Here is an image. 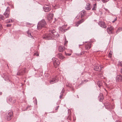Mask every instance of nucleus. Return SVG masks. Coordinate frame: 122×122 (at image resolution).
<instances>
[{"label": "nucleus", "mask_w": 122, "mask_h": 122, "mask_svg": "<svg viewBox=\"0 0 122 122\" xmlns=\"http://www.w3.org/2000/svg\"><path fill=\"white\" fill-rule=\"evenodd\" d=\"M67 26V25H65L63 26H62V27L60 29V30L63 32H64L66 31V30H68V29H65L64 28L66 27Z\"/></svg>", "instance_id": "dca6fc26"}, {"label": "nucleus", "mask_w": 122, "mask_h": 122, "mask_svg": "<svg viewBox=\"0 0 122 122\" xmlns=\"http://www.w3.org/2000/svg\"><path fill=\"white\" fill-rule=\"evenodd\" d=\"M2 28V26L1 24H0V30H1Z\"/></svg>", "instance_id": "72a5a7b5"}, {"label": "nucleus", "mask_w": 122, "mask_h": 122, "mask_svg": "<svg viewBox=\"0 0 122 122\" xmlns=\"http://www.w3.org/2000/svg\"><path fill=\"white\" fill-rule=\"evenodd\" d=\"M13 113L11 112H9L6 116V118L7 120H10L13 116Z\"/></svg>", "instance_id": "39448f33"}, {"label": "nucleus", "mask_w": 122, "mask_h": 122, "mask_svg": "<svg viewBox=\"0 0 122 122\" xmlns=\"http://www.w3.org/2000/svg\"><path fill=\"white\" fill-rule=\"evenodd\" d=\"M5 19L4 17L2 15H0V20H4Z\"/></svg>", "instance_id": "b1692460"}, {"label": "nucleus", "mask_w": 122, "mask_h": 122, "mask_svg": "<svg viewBox=\"0 0 122 122\" xmlns=\"http://www.w3.org/2000/svg\"><path fill=\"white\" fill-rule=\"evenodd\" d=\"M120 72L122 73V69L121 68L120 70Z\"/></svg>", "instance_id": "58836bf2"}, {"label": "nucleus", "mask_w": 122, "mask_h": 122, "mask_svg": "<svg viewBox=\"0 0 122 122\" xmlns=\"http://www.w3.org/2000/svg\"><path fill=\"white\" fill-rule=\"evenodd\" d=\"M116 80L117 81H122V76L121 75H117L116 76Z\"/></svg>", "instance_id": "0eeeda50"}, {"label": "nucleus", "mask_w": 122, "mask_h": 122, "mask_svg": "<svg viewBox=\"0 0 122 122\" xmlns=\"http://www.w3.org/2000/svg\"><path fill=\"white\" fill-rule=\"evenodd\" d=\"M66 37H65V43H64V44L65 45L68 42V41H66Z\"/></svg>", "instance_id": "2f4dec72"}, {"label": "nucleus", "mask_w": 122, "mask_h": 122, "mask_svg": "<svg viewBox=\"0 0 122 122\" xmlns=\"http://www.w3.org/2000/svg\"><path fill=\"white\" fill-rule=\"evenodd\" d=\"M109 0H102V1L103 2H106L108 1Z\"/></svg>", "instance_id": "c756f323"}, {"label": "nucleus", "mask_w": 122, "mask_h": 122, "mask_svg": "<svg viewBox=\"0 0 122 122\" xmlns=\"http://www.w3.org/2000/svg\"><path fill=\"white\" fill-rule=\"evenodd\" d=\"M26 70V69L24 68L23 69V71H19L18 72L17 74V75H23L25 73Z\"/></svg>", "instance_id": "ddd939ff"}, {"label": "nucleus", "mask_w": 122, "mask_h": 122, "mask_svg": "<svg viewBox=\"0 0 122 122\" xmlns=\"http://www.w3.org/2000/svg\"><path fill=\"white\" fill-rule=\"evenodd\" d=\"M91 44L89 43L85 45V48L86 50H88L91 48Z\"/></svg>", "instance_id": "4468645a"}, {"label": "nucleus", "mask_w": 122, "mask_h": 122, "mask_svg": "<svg viewBox=\"0 0 122 122\" xmlns=\"http://www.w3.org/2000/svg\"><path fill=\"white\" fill-rule=\"evenodd\" d=\"M103 95L102 94H100L99 96V98L100 99V101L102 100L103 98Z\"/></svg>", "instance_id": "aec40b11"}, {"label": "nucleus", "mask_w": 122, "mask_h": 122, "mask_svg": "<svg viewBox=\"0 0 122 122\" xmlns=\"http://www.w3.org/2000/svg\"><path fill=\"white\" fill-rule=\"evenodd\" d=\"M97 8V5L95 3L93 5V7L92 9V10H96Z\"/></svg>", "instance_id": "412c9836"}, {"label": "nucleus", "mask_w": 122, "mask_h": 122, "mask_svg": "<svg viewBox=\"0 0 122 122\" xmlns=\"http://www.w3.org/2000/svg\"><path fill=\"white\" fill-rule=\"evenodd\" d=\"M59 107V106H58L57 107H56V110H57V109H58V108Z\"/></svg>", "instance_id": "ea45409f"}, {"label": "nucleus", "mask_w": 122, "mask_h": 122, "mask_svg": "<svg viewBox=\"0 0 122 122\" xmlns=\"http://www.w3.org/2000/svg\"><path fill=\"white\" fill-rule=\"evenodd\" d=\"M57 56L59 58L61 59H63L64 58V56L61 53L58 54L57 55Z\"/></svg>", "instance_id": "f3484780"}, {"label": "nucleus", "mask_w": 122, "mask_h": 122, "mask_svg": "<svg viewBox=\"0 0 122 122\" xmlns=\"http://www.w3.org/2000/svg\"><path fill=\"white\" fill-rule=\"evenodd\" d=\"M58 81V79L57 76H56L51 79L50 81V83L53 84Z\"/></svg>", "instance_id": "20e7f679"}, {"label": "nucleus", "mask_w": 122, "mask_h": 122, "mask_svg": "<svg viewBox=\"0 0 122 122\" xmlns=\"http://www.w3.org/2000/svg\"><path fill=\"white\" fill-rule=\"evenodd\" d=\"M11 98H10L9 99V100L10 101H11Z\"/></svg>", "instance_id": "4c0bfd02"}, {"label": "nucleus", "mask_w": 122, "mask_h": 122, "mask_svg": "<svg viewBox=\"0 0 122 122\" xmlns=\"http://www.w3.org/2000/svg\"><path fill=\"white\" fill-rule=\"evenodd\" d=\"M57 34V33L55 30H50V33L45 34L43 38L46 39H53L54 37L56 36Z\"/></svg>", "instance_id": "f257e3e1"}, {"label": "nucleus", "mask_w": 122, "mask_h": 122, "mask_svg": "<svg viewBox=\"0 0 122 122\" xmlns=\"http://www.w3.org/2000/svg\"><path fill=\"white\" fill-rule=\"evenodd\" d=\"M109 107H107V108H109Z\"/></svg>", "instance_id": "de8ad7c7"}, {"label": "nucleus", "mask_w": 122, "mask_h": 122, "mask_svg": "<svg viewBox=\"0 0 122 122\" xmlns=\"http://www.w3.org/2000/svg\"><path fill=\"white\" fill-rule=\"evenodd\" d=\"M81 45H79V46H81Z\"/></svg>", "instance_id": "c03bdc74"}, {"label": "nucleus", "mask_w": 122, "mask_h": 122, "mask_svg": "<svg viewBox=\"0 0 122 122\" xmlns=\"http://www.w3.org/2000/svg\"><path fill=\"white\" fill-rule=\"evenodd\" d=\"M97 84L99 87H100L102 85V82L99 81H97Z\"/></svg>", "instance_id": "4be33fe9"}, {"label": "nucleus", "mask_w": 122, "mask_h": 122, "mask_svg": "<svg viewBox=\"0 0 122 122\" xmlns=\"http://www.w3.org/2000/svg\"><path fill=\"white\" fill-rule=\"evenodd\" d=\"M9 9L7 7L6 9L5 12L4 13V14L5 16V17L6 18H8L9 17V15L10 14V11H9Z\"/></svg>", "instance_id": "423d86ee"}, {"label": "nucleus", "mask_w": 122, "mask_h": 122, "mask_svg": "<svg viewBox=\"0 0 122 122\" xmlns=\"http://www.w3.org/2000/svg\"><path fill=\"white\" fill-rule=\"evenodd\" d=\"M99 66H95L94 67V69L95 71H100L102 69V67L101 66H100V68H99Z\"/></svg>", "instance_id": "f8f14e48"}, {"label": "nucleus", "mask_w": 122, "mask_h": 122, "mask_svg": "<svg viewBox=\"0 0 122 122\" xmlns=\"http://www.w3.org/2000/svg\"><path fill=\"white\" fill-rule=\"evenodd\" d=\"M79 25V23L77 22V23H76V24L75 26L77 27Z\"/></svg>", "instance_id": "473e14b6"}, {"label": "nucleus", "mask_w": 122, "mask_h": 122, "mask_svg": "<svg viewBox=\"0 0 122 122\" xmlns=\"http://www.w3.org/2000/svg\"><path fill=\"white\" fill-rule=\"evenodd\" d=\"M116 122H120L119 121H117Z\"/></svg>", "instance_id": "a18cd8bd"}, {"label": "nucleus", "mask_w": 122, "mask_h": 122, "mask_svg": "<svg viewBox=\"0 0 122 122\" xmlns=\"http://www.w3.org/2000/svg\"><path fill=\"white\" fill-rule=\"evenodd\" d=\"M27 25H30V24L29 23H27Z\"/></svg>", "instance_id": "c9c22d12"}, {"label": "nucleus", "mask_w": 122, "mask_h": 122, "mask_svg": "<svg viewBox=\"0 0 122 122\" xmlns=\"http://www.w3.org/2000/svg\"><path fill=\"white\" fill-rule=\"evenodd\" d=\"M117 20V17L115 18L114 19V20L113 21H112V23H114L115 22V21H116Z\"/></svg>", "instance_id": "c85d7f7f"}, {"label": "nucleus", "mask_w": 122, "mask_h": 122, "mask_svg": "<svg viewBox=\"0 0 122 122\" xmlns=\"http://www.w3.org/2000/svg\"><path fill=\"white\" fill-rule=\"evenodd\" d=\"M84 21V20L83 19L81 20L80 21H78L77 22L79 23V24H80L83 22Z\"/></svg>", "instance_id": "393cba45"}, {"label": "nucleus", "mask_w": 122, "mask_h": 122, "mask_svg": "<svg viewBox=\"0 0 122 122\" xmlns=\"http://www.w3.org/2000/svg\"><path fill=\"white\" fill-rule=\"evenodd\" d=\"M85 8L87 10H89L91 9L90 7V5L88 3L86 4V7Z\"/></svg>", "instance_id": "6ab92c4d"}, {"label": "nucleus", "mask_w": 122, "mask_h": 122, "mask_svg": "<svg viewBox=\"0 0 122 122\" xmlns=\"http://www.w3.org/2000/svg\"><path fill=\"white\" fill-rule=\"evenodd\" d=\"M86 14V11L85 10H82L81 13V17H83Z\"/></svg>", "instance_id": "a211bd4d"}, {"label": "nucleus", "mask_w": 122, "mask_h": 122, "mask_svg": "<svg viewBox=\"0 0 122 122\" xmlns=\"http://www.w3.org/2000/svg\"><path fill=\"white\" fill-rule=\"evenodd\" d=\"M62 97V95H61L60 96V98H61Z\"/></svg>", "instance_id": "a19ab883"}, {"label": "nucleus", "mask_w": 122, "mask_h": 122, "mask_svg": "<svg viewBox=\"0 0 122 122\" xmlns=\"http://www.w3.org/2000/svg\"><path fill=\"white\" fill-rule=\"evenodd\" d=\"M122 30V28H119L117 30V32H119L121 30Z\"/></svg>", "instance_id": "bb28decb"}, {"label": "nucleus", "mask_w": 122, "mask_h": 122, "mask_svg": "<svg viewBox=\"0 0 122 122\" xmlns=\"http://www.w3.org/2000/svg\"><path fill=\"white\" fill-rule=\"evenodd\" d=\"M118 65H119L120 66L122 67V62H119L118 63Z\"/></svg>", "instance_id": "cd10ccee"}, {"label": "nucleus", "mask_w": 122, "mask_h": 122, "mask_svg": "<svg viewBox=\"0 0 122 122\" xmlns=\"http://www.w3.org/2000/svg\"><path fill=\"white\" fill-rule=\"evenodd\" d=\"M53 16V14L52 13H50L47 16V19L49 20H51Z\"/></svg>", "instance_id": "9b49d317"}, {"label": "nucleus", "mask_w": 122, "mask_h": 122, "mask_svg": "<svg viewBox=\"0 0 122 122\" xmlns=\"http://www.w3.org/2000/svg\"><path fill=\"white\" fill-rule=\"evenodd\" d=\"M27 33L28 34V35L30 37H31L32 38L33 37L32 36H31V34L30 32L29 33V31L28 30V31H27Z\"/></svg>", "instance_id": "5701e85b"}, {"label": "nucleus", "mask_w": 122, "mask_h": 122, "mask_svg": "<svg viewBox=\"0 0 122 122\" xmlns=\"http://www.w3.org/2000/svg\"><path fill=\"white\" fill-rule=\"evenodd\" d=\"M7 26L8 27H10L11 26V25L10 24H8L7 25Z\"/></svg>", "instance_id": "f704fd0d"}, {"label": "nucleus", "mask_w": 122, "mask_h": 122, "mask_svg": "<svg viewBox=\"0 0 122 122\" xmlns=\"http://www.w3.org/2000/svg\"><path fill=\"white\" fill-rule=\"evenodd\" d=\"M12 22V20L11 19L8 20L6 21V22L7 23L11 22Z\"/></svg>", "instance_id": "a878e982"}, {"label": "nucleus", "mask_w": 122, "mask_h": 122, "mask_svg": "<svg viewBox=\"0 0 122 122\" xmlns=\"http://www.w3.org/2000/svg\"><path fill=\"white\" fill-rule=\"evenodd\" d=\"M65 54L66 55L68 56H70L71 55V53H66V52L65 53Z\"/></svg>", "instance_id": "7c9ffc66"}, {"label": "nucleus", "mask_w": 122, "mask_h": 122, "mask_svg": "<svg viewBox=\"0 0 122 122\" xmlns=\"http://www.w3.org/2000/svg\"><path fill=\"white\" fill-rule=\"evenodd\" d=\"M43 8L45 11L46 12H47L50 11L51 10V8L48 6H45L43 7Z\"/></svg>", "instance_id": "9d476101"}, {"label": "nucleus", "mask_w": 122, "mask_h": 122, "mask_svg": "<svg viewBox=\"0 0 122 122\" xmlns=\"http://www.w3.org/2000/svg\"><path fill=\"white\" fill-rule=\"evenodd\" d=\"M2 94V93L1 92H0V95H1Z\"/></svg>", "instance_id": "79ce46f5"}, {"label": "nucleus", "mask_w": 122, "mask_h": 122, "mask_svg": "<svg viewBox=\"0 0 122 122\" xmlns=\"http://www.w3.org/2000/svg\"><path fill=\"white\" fill-rule=\"evenodd\" d=\"M46 25V23L45 21L43 19L38 23L37 28L38 29H40L43 27H45Z\"/></svg>", "instance_id": "f03ea898"}, {"label": "nucleus", "mask_w": 122, "mask_h": 122, "mask_svg": "<svg viewBox=\"0 0 122 122\" xmlns=\"http://www.w3.org/2000/svg\"><path fill=\"white\" fill-rule=\"evenodd\" d=\"M65 49V48L64 47L62 46H60L58 48V50L60 52H62Z\"/></svg>", "instance_id": "2eb2a0df"}, {"label": "nucleus", "mask_w": 122, "mask_h": 122, "mask_svg": "<svg viewBox=\"0 0 122 122\" xmlns=\"http://www.w3.org/2000/svg\"><path fill=\"white\" fill-rule=\"evenodd\" d=\"M98 24L101 27L104 28H105L107 27L106 25L103 21H100L98 23Z\"/></svg>", "instance_id": "6e6552de"}, {"label": "nucleus", "mask_w": 122, "mask_h": 122, "mask_svg": "<svg viewBox=\"0 0 122 122\" xmlns=\"http://www.w3.org/2000/svg\"><path fill=\"white\" fill-rule=\"evenodd\" d=\"M113 27L112 26L107 28V32L109 34H110L112 33V32L113 30Z\"/></svg>", "instance_id": "1a4fd4ad"}, {"label": "nucleus", "mask_w": 122, "mask_h": 122, "mask_svg": "<svg viewBox=\"0 0 122 122\" xmlns=\"http://www.w3.org/2000/svg\"><path fill=\"white\" fill-rule=\"evenodd\" d=\"M52 60L53 61V65L56 68L58 67L60 63L58 59L55 58H52Z\"/></svg>", "instance_id": "7ed1b4c3"}, {"label": "nucleus", "mask_w": 122, "mask_h": 122, "mask_svg": "<svg viewBox=\"0 0 122 122\" xmlns=\"http://www.w3.org/2000/svg\"><path fill=\"white\" fill-rule=\"evenodd\" d=\"M37 56H39V55H38V54H37Z\"/></svg>", "instance_id": "37998d69"}, {"label": "nucleus", "mask_w": 122, "mask_h": 122, "mask_svg": "<svg viewBox=\"0 0 122 122\" xmlns=\"http://www.w3.org/2000/svg\"><path fill=\"white\" fill-rule=\"evenodd\" d=\"M98 1H99L100 0H97Z\"/></svg>", "instance_id": "49530a36"}, {"label": "nucleus", "mask_w": 122, "mask_h": 122, "mask_svg": "<svg viewBox=\"0 0 122 122\" xmlns=\"http://www.w3.org/2000/svg\"><path fill=\"white\" fill-rule=\"evenodd\" d=\"M104 9H105V10L106 11H108V10L107 9L104 8Z\"/></svg>", "instance_id": "e433bc0d"}]
</instances>
